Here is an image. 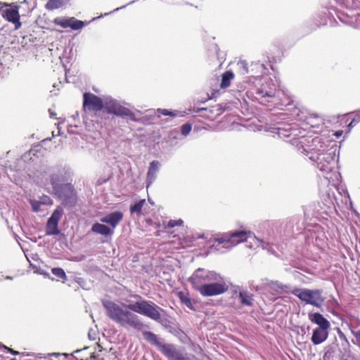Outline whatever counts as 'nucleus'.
<instances>
[{
    "label": "nucleus",
    "mask_w": 360,
    "mask_h": 360,
    "mask_svg": "<svg viewBox=\"0 0 360 360\" xmlns=\"http://www.w3.org/2000/svg\"><path fill=\"white\" fill-rule=\"evenodd\" d=\"M136 297L139 300L127 306L124 305L125 308L111 301H103V305L106 310L108 316L125 328H131L139 331L143 330L144 324L140 318L133 312L143 315L154 321L161 319L160 308L158 306L152 302L141 299L138 295Z\"/></svg>",
    "instance_id": "1"
},
{
    "label": "nucleus",
    "mask_w": 360,
    "mask_h": 360,
    "mask_svg": "<svg viewBox=\"0 0 360 360\" xmlns=\"http://www.w3.org/2000/svg\"><path fill=\"white\" fill-rule=\"evenodd\" d=\"M307 139L304 137L299 141L303 148L302 153H305L309 160L316 164L317 168L323 172H330L335 164V148L330 147V141L322 136L315 137L311 143L304 148Z\"/></svg>",
    "instance_id": "2"
},
{
    "label": "nucleus",
    "mask_w": 360,
    "mask_h": 360,
    "mask_svg": "<svg viewBox=\"0 0 360 360\" xmlns=\"http://www.w3.org/2000/svg\"><path fill=\"white\" fill-rule=\"evenodd\" d=\"M188 281L203 297L220 295L229 290L225 278L220 274L203 268L196 269Z\"/></svg>",
    "instance_id": "3"
},
{
    "label": "nucleus",
    "mask_w": 360,
    "mask_h": 360,
    "mask_svg": "<svg viewBox=\"0 0 360 360\" xmlns=\"http://www.w3.org/2000/svg\"><path fill=\"white\" fill-rule=\"evenodd\" d=\"M292 294L306 304L318 308L321 307L324 302V298L322 297L321 291L319 290L296 288L292 291Z\"/></svg>",
    "instance_id": "4"
},
{
    "label": "nucleus",
    "mask_w": 360,
    "mask_h": 360,
    "mask_svg": "<svg viewBox=\"0 0 360 360\" xmlns=\"http://www.w3.org/2000/svg\"><path fill=\"white\" fill-rule=\"evenodd\" d=\"M103 109L108 114H113L120 117H129L134 119V114L127 108L122 105L120 102L112 98H105Z\"/></svg>",
    "instance_id": "5"
},
{
    "label": "nucleus",
    "mask_w": 360,
    "mask_h": 360,
    "mask_svg": "<svg viewBox=\"0 0 360 360\" xmlns=\"http://www.w3.org/2000/svg\"><path fill=\"white\" fill-rule=\"evenodd\" d=\"M72 172L65 168L57 169L50 174V184L53 192L63 186L65 184H70Z\"/></svg>",
    "instance_id": "6"
},
{
    "label": "nucleus",
    "mask_w": 360,
    "mask_h": 360,
    "mask_svg": "<svg viewBox=\"0 0 360 360\" xmlns=\"http://www.w3.org/2000/svg\"><path fill=\"white\" fill-rule=\"evenodd\" d=\"M54 193L66 206L72 207L77 202L76 193L71 184H64L62 188L57 189Z\"/></svg>",
    "instance_id": "7"
},
{
    "label": "nucleus",
    "mask_w": 360,
    "mask_h": 360,
    "mask_svg": "<svg viewBox=\"0 0 360 360\" xmlns=\"http://www.w3.org/2000/svg\"><path fill=\"white\" fill-rule=\"evenodd\" d=\"M105 98L93 94L91 92L86 91L83 94V107L89 111L98 112L104 108Z\"/></svg>",
    "instance_id": "8"
},
{
    "label": "nucleus",
    "mask_w": 360,
    "mask_h": 360,
    "mask_svg": "<svg viewBox=\"0 0 360 360\" xmlns=\"http://www.w3.org/2000/svg\"><path fill=\"white\" fill-rule=\"evenodd\" d=\"M300 113H297V120L305 122L311 128H318L323 124V119L316 113L309 112L306 109L300 110Z\"/></svg>",
    "instance_id": "9"
},
{
    "label": "nucleus",
    "mask_w": 360,
    "mask_h": 360,
    "mask_svg": "<svg viewBox=\"0 0 360 360\" xmlns=\"http://www.w3.org/2000/svg\"><path fill=\"white\" fill-rule=\"evenodd\" d=\"M63 210L56 208L48 219L46 228V236H56L59 233L58 222L63 215Z\"/></svg>",
    "instance_id": "10"
},
{
    "label": "nucleus",
    "mask_w": 360,
    "mask_h": 360,
    "mask_svg": "<svg viewBox=\"0 0 360 360\" xmlns=\"http://www.w3.org/2000/svg\"><path fill=\"white\" fill-rule=\"evenodd\" d=\"M19 6H16L15 8H8L4 9L0 8V13L1 16L8 22L13 23L15 26V30L20 28L22 23L20 20V14L18 12Z\"/></svg>",
    "instance_id": "11"
},
{
    "label": "nucleus",
    "mask_w": 360,
    "mask_h": 360,
    "mask_svg": "<svg viewBox=\"0 0 360 360\" xmlns=\"http://www.w3.org/2000/svg\"><path fill=\"white\" fill-rule=\"evenodd\" d=\"M53 22L55 25H59L63 28H71L74 30L81 29L84 25V22L82 20H77L74 17L70 18H56Z\"/></svg>",
    "instance_id": "12"
},
{
    "label": "nucleus",
    "mask_w": 360,
    "mask_h": 360,
    "mask_svg": "<svg viewBox=\"0 0 360 360\" xmlns=\"http://www.w3.org/2000/svg\"><path fill=\"white\" fill-rule=\"evenodd\" d=\"M252 236L258 243H263V241L255 236L250 231H238L231 233V247L245 241L248 238H250Z\"/></svg>",
    "instance_id": "13"
},
{
    "label": "nucleus",
    "mask_w": 360,
    "mask_h": 360,
    "mask_svg": "<svg viewBox=\"0 0 360 360\" xmlns=\"http://www.w3.org/2000/svg\"><path fill=\"white\" fill-rule=\"evenodd\" d=\"M123 219V214L120 212H113L109 213L101 218L100 221L102 223L108 224L110 226V228L113 230L120 224Z\"/></svg>",
    "instance_id": "14"
},
{
    "label": "nucleus",
    "mask_w": 360,
    "mask_h": 360,
    "mask_svg": "<svg viewBox=\"0 0 360 360\" xmlns=\"http://www.w3.org/2000/svg\"><path fill=\"white\" fill-rule=\"evenodd\" d=\"M329 328H316L314 329L311 335V342L314 345H318L325 342L328 337Z\"/></svg>",
    "instance_id": "15"
},
{
    "label": "nucleus",
    "mask_w": 360,
    "mask_h": 360,
    "mask_svg": "<svg viewBox=\"0 0 360 360\" xmlns=\"http://www.w3.org/2000/svg\"><path fill=\"white\" fill-rule=\"evenodd\" d=\"M160 164L158 160H153L149 165L146 176V186L149 187L156 179Z\"/></svg>",
    "instance_id": "16"
},
{
    "label": "nucleus",
    "mask_w": 360,
    "mask_h": 360,
    "mask_svg": "<svg viewBox=\"0 0 360 360\" xmlns=\"http://www.w3.org/2000/svg\"><path fill=\"white\" fill-rule=\"evenodd\" d=\"M309 321L319 326L321 328H330V323L319 312L309 314Z\"/></svg>",
    "instance_id": "17"
},
{
    "label": "nucleus",
    "mask_w": 360,
    "mask_h": 360,
    "mask_svg": "<svg viewBox=\"0 0 360 360\" xmlns=\"http://www.w3.org/2000/svg\"><path fill=\"white\" fill-rule=\"evenodd\" d=\"M91 231L94 233L100 234L104 236H111L114 234V230L105 224L100 223H95L91 227Z\"/></svg>",
    "instance_id": "18"
},
{
    "label": "nucleus",
    "mask_w": 360,
    "mask_h": 360,
    "mask_svg": "<svg viewBox=\"0 0 360 360\" xmlns=\"http://www.w3.org/2000/svg\"><path fill=\"white\" fill-rule=\"evenodd\" d=\"M158 349L167 358L173 359L176 357L177 352L174 345L165 344L161 342Z\"/></svg>",
    "instance_id": "19"
},
{
    "label": "nucleus",
    "mask_w": 360,
    "mask_h": 360,
    "mask_svg": "<svg viewBox=\"0 0 360 360\" xmlns=\"http://www.w3.org/2000/svg\"><path fill=\"white\" fill-rule=\"evenodd\" d=\"M238 296L240 299V302L243 306L252 307L253 306V295L247 290H241L238 292Z\"/></svg>",
    "instance_id": "20"
},
{
    "label": "nucleus",
    "mask_w": 360,
    "mask_h": 360,
    "mask_svg": "<svg viewBox=\"0 0 360 360\" xmlns=\"http://www.w3.org/2000/svg\"><path fill=\"white\" fill-rule=\"evenodd\" d=\"M234 73L231 70H227L224 72L221 75V82L220 84L221 88H228L230 86L231 82L234 78Z\"/></svg>",
    "instance_id": "21"
},
{
    "label": "nucleus",
    "mask_w": 360,
    "mask_h": 360,
    "mask_svg": "<svg viewBox=\"0 0 360 360\" xmlns=\"http://www.w3.org/2000/svg\"><path fill=\"white\" fill-rule=\"evenodd\" d=\"M144 339L150 345L155 346L157 348L159 347L160 342L157 335L152 332L145 331L143 333Z\"/></svg>",
    "instance_id": "22"
},
{
    "label": "nucleus",
    "mask_w": 360,
    "mask_h": 360,
    "mask_svg": "<svg viewBox=\"0 0 360 360\" xmlns=\"http://www.w3.org/2000/svg\"><path fill=\"white\" fill-rule=\"evenodd\" d=\"M266 285L271 290L276 292H282L287 291L288 287L287 285H283L278 281H268Z\"/></svg>",
    "instance_id": "23"
},
{
    "label": "nucleus",
    "mask_w": 360,
    "mask_h": 360,
    "mask_svg": "<svg viewBox=\"0 0 360 360\" xmlns=\"http://www.w3.org/2000/svg\"><path fill=\"white\" fill-rule=\"evenodd\" d=\"M255 94L257 95V99L261 98L262 101H259V103L262 105H266L268 106H271V105L269 104V101H266L265 98L266 97L274 98L275 97L274 94H273L272 91H255Z\"/></svg>",
    "instance_id": "24"
},
{
    "label": "nucleus",
    "mask_w": 360,
    "mask_h": 360,
    "mask_svg": "<svg viewBox=\"0 0 360 360\" xmlns=\"http://www.w3.org/2000/svg\"><path fill=\"white\" fill-rule=\"evenodd\" d=\"M179 298L180 299L181 302L185 304L188 308H189L191 310H194V307L192 302V300L190 298V297L184 293V292H179L178 293Z\"/></svg>",
    "instance_id": "25"
},
{
    "label": "nucleus",
    "mask_w": 360,
    "mask_h": 360,
    "mask_svg": "<svg viewBox=\"0 0 360 360\" xmlns=\"http://www.w3.org/2000/svg\"><path fill=\"white\" fill-rule=\"evenodd\" d=\"M63 5V0H49L46 4L48 10H55L60 8Z\"/></svg>",
    "instance_id": "26"
},
{
    "label": "nucleus",
    "mask_w": 360,
    "mask_h": 360,
    "mask_svg": "<svg viewBox=\"0 0 360 360\" xmlns=\"http://www.w3.org/2000/svg\"><path fill=\"white\" fill-rule=\"evenodd\" d=\"M145 199L139 200L138 202L130 207V212L131 213H136L138 214H141L143 206L145 204Z\"/></svg>",
    "instance_id": "27"
},
{
    "label": "nucleus",
    "mask_w": 360,
    "mask_h": 360,
    "mask_svg": "<svg viewBox=\"0 0 360 360\" xmlns=\"http://www.w3.org/2000/svg\"><path fill=\"white\" fill-rule=\"evenodd\" d=\"M52 274L59 278L66 280L67 276L65 271L62 268H53L51 269Z\"/></svg>",
    "instance_id": "28"
},
{
    "label": "nucleus",
    "mask_w": 360,
    "mask_h": 360,
    "mask_svg": "<svg viewBox=\"0 0 360 360\" xmlns=\"http://www.w3.org/2000/svg\"><path fill=\"white\" fill-rule=\"evenodd\" d=\"M214 240H215L216 242H217L219 244H222V243H231V233H229L228 235H226V236H224L220 237V238H215Z\"/></svg>",
    "instance_id": "29"
},
{
    "label": "nucleus",
    "mask_w": 360,
    "mask_h": 360,
    "mask_svg": "<svg viewBox=\"0 0 360 360\" xmlns=\"http://www.w3.org/2000/svg\"><path fill=\"white\" fill-rule=\"evenodd\" d=\"M157 111L160 115L170 116V117H175L176 115V112L170 111L167 109L158 108L157 110Z\"/></svg>",
    "instance_id": "30"
},
{
    "label": "nucleus",
    "mask_w": 360,
    "mask_h": 360,
    "mask_svg": "<svg viewBox=\"0 0 360 360\" xmlns=\"http://www.w3.org/2000/svg\"><path fill=\"white\" fill-rule=\"evenodd\" d=\"M192 129V125L189 123L184 124L181 126V134L184 136H187Z\"/></svg>",
    "instance_id": "31"
},
{
    "label": "nucleus",
    "mask_w": 360,
    "mask_h": 360,
    "mask_svg": "<svg viewBox=\"0 0 360 360\" xmlns=\"http://www.w3.org/2000/svg\"><path fill=\"white\" fill-rule=\"evenodd\" d=\"M183 220L182 219H177V220H169L167 223V227L168 228H174L177 226H181L183 225Z\"/></svg>",
    "instance_id": "32"
},
{
    "label": "nucleus",
    "mask_w": 360,
    "mask_h": 360,
    "mask_svg": "<svg viewBox=\"0 0 360 360\" xmlns=\"http://www.w3.org/2000/svg\"><path fill=\"white\" fill-rule=\"evenodd\" d=\"M277 134H278V136L281 138L288 137L290 136V134L288 132V131L287 129H282V128L277 129Z\"/></svg>",
    "instance_id": "33"
},
{
    "label": "nucleus",
    "mask_w": 360,
    "mask_h": 360,
    "mask_svg": "<svg viewBox=\"0 0 360 360\" xmlns=\"http://www.w3.org/2000/svg\"><path fill=\"white\" fill-rule=\"evenodd\" d=\"M30 202L32 205V210L34 212H38L40 210L41 202L37 200H30Z\"/></svg>",
    "instance_id": "34"
},
{
    "label": "nucleus",
    "mask_w": 360,
    "mask_h": 360,
    "mask_svg": "<svg viewBox=\"0 0 360 360\" xmlns=\"http://www.w3.org/2000/svg\"><path fill=\"white\" fill-rule=\"evenodd\" d=\"M238 65L240 68H243L244 73L248 72L247 63L245 61H240V62H238Z\"/></svg>",
    "instance_id": "35"
},
{
    "label": "nucleus",
    "mask_w": 360,
    "mask_h": 360,
    "mask_svg": "<svg viewBox=\"0 0 360 360\" xmlns=\"http://www.w3.org/2000/svg\"><path fill=\"white\" fill-rule=\"evenodd\" d=\"M352 333L353 335L355 337L356 342H358V344L360 346V330H357V331L352 330Z\"/></svg>",
    "instance_id": "36"
},
{
    "label": "nucleus",
    "mask_w": 360,
    "mask_h": 360,
    "mask_svg": "<svg viewBox=\"0 0 360 360\" xmlns=\"http://www.w3.org/2000/svg\"><path fill=\"white\" fill-rule=\"evenodd\" d=\"M88 335H89V338L90 340H95L96 339V333H94V332L93 333L92 330H89Z\"/></svg>",
    "instance_id": "37"
},
{
    "label": "nucleus",
    "mask_w": 360,
    "mask_h": 360,
    "mask_svg": "<svg viewBox=\"0 0 360 360\" xmlns=\"http://www.w3.org/2000/svg\"><path fill=\"white\" fill-rule=\"evenodd\" d=\"M4 348L5 349H6L8 352H10V353H11V354H12L16 355V354H19V352H18L15 351V350H13V349L8 348V347H6V346H4Z\"/></svg>",
    "instance_id": "38"
},
{
    "label": "nucleus",
    "mask_w": 360,
    "mask_h": 360,
    "mask_svg": "<svg viewBox=\"0 0 360 360\" xmlns=\"http://www.w3.org/2000/svg\"><path fill=\"white\" fill-rule=\"evenodd\" d=\"M343 134V131L342 130H338L337 131L335 132L334 135L337 137V138H340Z\"/></svg>",
    "instance_id": "39"
},
{
    "label": "nucleus",
    "mask_w": 360,
    "mask_h": 360,
    "mask_svg": "<svg viewBox=\"0 0 360 360\" xmlns=\"http://www.w3.org/2000/svg\"><path fill=\"white\" fill-rule=\"evenodd\" d=\"M49 112H50V117L51 118L57 119L56 114L55 112H51V110H49Z\"/></svg>",
    "instance_id": "40"
},
{
    "label": "nucleus",
    "mask_w": 360,
    "mask_h": 360,
    "mask_svg": "<svg viewBox=\"0 0 360 360\" xmlns=\"http://www.w3.org/2000/svg\"><path fill=\"white\" fill-rule=\"evenodd\" d=\"M356 122L355 119H353V120L351 121V122L348 124V127H349V129H352V128L353 127V123H354V122Z\"/></svg>",
    "instance_id": "41"
},
{
    "label": "nucleus",
    "mask_w": 360,
    "mask_h": 360,
    "mask_svg": "<svg viewBox=\"0 0 360 360\" xmlns=\"http://www.w3.org/2000/svg\"><path fill=\"white\" fill-rule=\"evenodd\" d=\"M6 279H7V280H12L13 277L8 276L6 277Z\"/></svg>",
    "instance_id": "42"
},
{
    "label": "nucleus",
    "mask_w": 360,
    "mask_h": 360,
    "mask_svg": "<svg viewBox=\"0 0 360 360\" xmlns=\"http://www.w3.org/2000/svg\"><path fill=\"white\" fill-rule=\"evenodd\" d=\"M290 103V101H289V102H288V103H287L286 104H283V103H282V104H281V106H283V105H289Z\"/></svg>",
    "instance_id": "43"
},
{
    "label": "nucleus",
    "mask_w": 360,
    "mask_h": 360,
    "mask_svg": "<svg viewBox=\"0 0 360 360\" xmlns=\"http://www.w3.org/2000/svg\"><path fill=\"white\" fill-rule=\"evenodd\" d=\"M41 274H44V276H49L48 273H41Z\"/></svg>",
    "instance_id": "44"
},
{
    "label": "nucleus",
    "mask_w": 360,
    "mask_h": 360,
    "mask_svg": "<svg viewBox=\"0 0 360 360\" xmlns=\"http://www.w3.org/2000/svg\"><path fill=\"white\" fill-rule=\"evenodd\" d=\"M52 355H53V356H58V355H59V354H58V353H53V354H52Z\"/></svg>",
    "instance_id": "45"
},
{
    "label": "nucleus",
    "mask_w": 360,
    "mask_h": 360,
    "mask_svg": "<svg viewBox=\"0 0 360 360\" xmlns=\"http://www.w3.org/2000/svg\"><path fill=\"white\" fill-rule=\"evenodd\" d=\"M211 98H212V97H211V96H208V97H207V98H206V101L210 100V99H211Z\"/></svg>",
    "instance_id": "46"
},
{
    "label": "nucleus",
    "mask_w": 360,
    "mask_h": 360,
    "mask_svg": "<svg viewBox=\"0 0 360 360\" xmlns=\"http://www.w3.org/2000/svg\"><path fill=\"white\" fill-rule=\"evenodd\" d=\"M11 360H15V359H11Z\"/></svg>",
    "instance_id": "47"
}]
</instances>
